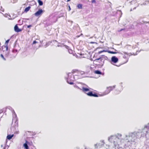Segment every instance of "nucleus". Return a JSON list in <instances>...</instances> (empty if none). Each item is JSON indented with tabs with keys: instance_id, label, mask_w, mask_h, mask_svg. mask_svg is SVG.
<instances>
[{
	"instance_id": "nucleus-1",
	"label": "nucleus",
	"mask_w": 149,
	"mask_h": 149,
	"mask_svg": "<svg viewBox=\"0 0 149 149\" xmlns=\"http://www.w3.org/2000/svg\"><path fill=\"white\" fill-rule=\"evenodd\" d=\"M121 134L118 133L109 137L108 140L109 142L113 143L116 149H119L120 145L125 141H126L127 143L125 145L124 148H126L127 147H130L132 146V142H134L137 139L142 137L149 138V123L145 125L144 127L141 130L129 132L125 135L124 138H123Z\"/></svg>"
},
{
	"instance_id": "nucleus-2",
	"label": "nucleus",
	"mask_w": 149,
	"mask_h": 149,
	"mask_svg": "<svg viewBox=\"0 0 149 149\" xmlns=\"http://www.w3.org/2000/svg\"><path fill=\"white\" fill-rule=\"evenodd\" d=\"M90 88L89 87L86 88L84 87H83L81 90L84 93L86 94L88 96L95 97H98L97 94L95 92L90 91L87 93L88 92L90 91Z\"/></svg>"
},
{
	"instance_id": "nucleus-3",
	"label": "nucleus",
	"mask_w": 149,
	"mask_h": 149,
	"mask_svg": "<svg viewBox=\"0 0 149 149\" xmlns=\"http://www.w3.org/2000/svg\"><path fill=\"white\" fill-rule=\"evenodd\" d=\"M72 74L71 73H69L68 74V78L67 79V82L70 85L73 84L74 83L73 81L75 80L74 77L73 76L72 77Z\"/></svg>"
},
{
	"instance_id": "nucleus-4",
	"label": "nucleus",
	"mask_w": 149,
	"mask_h": 149,
	"mask_svg": "<svg viewBox=\"0 0 149 149\" xmlns=\"http://www.w3.org/2000/svg\"><path fill=\"white\" fill-rule=\"evenodd\" d=\"M116 86V85H115L113 86L107 87V89L103 93L102 95L104 96L108 94L111 91H112L115 88Z\"/></svg>"
},
{
	"instance_id": "nucleus-5",
	"label": "nucleus",
	"mask_w": 149,
	"mask_h": 149,
	"mask_svg": "<svg viewBox=\"0 0 149 149\" xmlns=\"http://www.w3.org/2000/svg\"><path fill=\"white\" fill-rule=\"evenodd\" d=\"M100 59L101 60V62L102 63V64L104 63V61L105 60H108V57L107 56L102 55L99 58L95 59V61H97Z\"/></svg>"
},
{
	"instance_id": "nucleus-6",
	"label": "nucleus",
	"mask_w": 149,
	"mask_h": 149,
	"mask_svg": "<svg viewBox=\"0 0 149 149\" xmlns=\"http://www.w3.org/2000/svg\"><path fill=\"white\" fill-rule=\"evenodd\" d=\"M105 143L104 140H101L99 143H97L94 145L96 148H100L102 147L104 145Z\"/></svg>"
},
{
	"instance_id": "nucleus-7",
	"label": "nucleus",
	"mask_w": 149,
	"mask_h": 149,
	"mask_svg": "<svg viewBox=\"0 0 149 149\" xmlns=\"http://www.w3.org/2000/svg\"><path fill=\"white\" fill-rule=\"evenodd\" d=\"M12 131H13L14 134H18L19 133V131L17 128V126L16 125L15 127L13 126L11 128Z\"/></svg>"
},
{
	"instance_id": "nucleus-8",
	"label": "nucleus",
	"mask_w": 149,
	"mask_h": 149,
	"mask_svg": "<svg viewBox=\"0 0 149 149\" xmlns=\"http://www.w3.org/2000/svg\"><path fill=\"white\" fill-rule=\"evenodd\" d=\"M12 113L13 116V121L15 123H16L17 121V116L14 110H13Z\"/></svg>"
},
{
	"instance_id": "nucleus-9",
	"label": "nucleus",
	"mask_w": 149,
	"mask_h": 149,
	"mask_svg": "<svg viewBox=\"0 0 149 149\" xmlns=\"http://www.w3.org/2000/svg\"><path fill=\"white\" fill-rule=\"evenodd\" d=\"M118 61V58L116 56H113L111 58V63L112 64H113V63H116Z\"/></svg>"
},
{
	"instance_id": "nucleus-10",
	"label": "nucleus",
	"mask_w": 149,
	"mask_h": 149,
	"mask_svg": "<svg viewBox=\"0 0 149 149\" xmlns=\"http://www.w3.org/2000/svg\"><path fill=\"white\" fill-rule=\"evenodd\" d=\"M43 13V10L42 9H40L34 14L36 16L38 17L40 16Z\"/></svg>"
},
{
	"instance_id": "nucleus-11",
	"label": "nucleus",
	"mask_w": 149,
	"mask_h": 149,
	"mask_svg": "<svg viewBox=\"0 0 149 149\" xmlns=\"http://www.w3.org/2000/svg\"><path fill=\"white\" fill-rule=\"evenodd\" d=\"M58 47H65L67 49H69V47L68 46L65 45L63 43H62L60 42L58 43V45H57Z\"/></svg>"
},
{
	"instance_id": "nucleus-12",
	"label": "nucleus",
	"mask_w": 149,
	"mask_h": 149,
	"mask_svg": "<svg viewBox=\"0 0 149 149\" xmlns=\"http://www.w3.org/2000/svg\"><path fill=\"white\" fill-rule=\"evenodd\" d=\"M29 142L27 140H25V142L23 144V146L25 149H29L28 145L29 144Z\"/></svg>"
},
{
	"instance_id": "nucleus-13",
	"label": "nucleus",
	"mask_w": 149,
	"mask_h": 149,
	"mask_svg": "<svg viewBox=\"0 0 149 149\" xmlns=\"http://www.w3.org/2000/svg\"><path fill=\"white\" fill-rule=\"evenodd\" d=\"M14 30L17 32H19L21 31L22 30L21 29H19L17 24H16L14 27Z\"/></svg>"
},
{
	"instance_id": "nucleus-14",
	"label": "nucleus",
	"mask_w": 149,
	"mask_h": 149,
	"mask_svg": "<svg viewBox=\"0 0 149 149\" xmlns=\"http://www.w3.org/2000/svg\"><path fill=\"white\" fill-rule=\"evenodd\" d=\"M6 50L5 51V54L6 56H8L9 55V52L8 51V46H6Z\"/></svg>"
},
{
	"instance_id": "nucleus-15",
	"label": "nucleus",
	"mask_w": 149,
	"mask_h": 149,
	"mask_svg": "<svg viewBox=\"0 0 149 149\" xmlns=\"http://www.w3.org/2000/svg\"><path fill=\"white\" fill-rule=\"evenodd\" d=\"M94 61L98 62L99 63V64H98L101 66H103L104 64H102V63L101 62V59L98 60L97 61H95V60Z\"/></svg>"
},
{
	"instance_id": "nucleus-16",
	"label": "nucleus",
	"mask_w": 149,
	"mask_h": 149,
	"mask_svg": "<svg viewBox=\"0 0 149 149\" xmlns=\"http://www.w3.org/2000/svg\"><path fill=\"white\" fill-rule=\"evenodd\" d=\"M14 136V134L12 135H8L7 136V139L9 140H10Z\"/></svg>"
},
{
	"instance_id": "nucleus-17",
	"label": "nucleus",
	"mask_w": 149,
	"mask_h": 149,
	"mask_svg": "<svg viewBox=\"0 0 149 149\" xmlns=\"http://www.w3.org/2000/svg\"><path fill=\"white\" fill-rule=\"evenodd\" d=\"M10 40V39H8V40H7L6 41V42L5 43V45L3 46V47L6 48V47L7 46H8V44Z\"/></svg>"
},
{
	"instance_id": "nucleus-18",
	"label": "nucleus",
	"mask_w": 149,
	"mask_h": 149,
	"mask_svg": "<svg viewBox=\"0 0 149 149\" xmlns=\"http://www.w3.org/2000/svg\"><path fill=\"white\" fill-rule=\"evenodd\" d=\"M74 78L75 80H76L77 79L80 78L79 75H73Z\"/></svg>"
},
{
	"instance_id": "nucleus-19",
	"label": "nucleus",
	"mask_w": 149,
	"mask_h": 149,
	"mask_svg": "<svg viewBox=\"0 0 149 149\" xmlns=\"http://www.w3.org/2000/svg\"><path fill=\"white\" fill-rule=\"evenodd\" d=\"M95 73L97 74H102V72L99 70H96L95 71Z\"/></svg>"
},
{
	"instance_id": "nucleus-20",
	"label": "nucleus",
	"mask_w": 149,
	"mask_h": 149,
	"mask_svg": "<svg viewBox=\"0 0 149 149\" xmlns=\"http://www.w3.org/2000/svg\"><path fill=\"white\" fill-rule=\"evenodd\" d=\"M31 8V7L30 6H29L27 7H26L24 10V11L26 12H27Z\"/></svg>"
},
{
	"instance_id": "nucleus-21",
	"label": "nucleus",
	"mask_w": 149,
	"mask_h": 149,
	"mask_svg": "<svg viewBox=\"0 0 149 149\" xmlns=\"http://www.w3.org/2000/svg\"><path fill=\"white\" fill-rule=\"evenodd\" d=\"M77 7L78 9H81L82 8V5L81 4H78Z\"/></svg>"
},
{
	"instance_id": "nucleus-22",
	"label": "nucleus",
	"mask_w": 149,
	"mask_h": 149,
	"mask_svg": "<svg viewBox=\"0 0 149 149\" xmlns=\"http://www.w3.org/2000/svg\"><path fill=\"white\" fill-rule=\"evenodd\" d=\"M142 149H149V147L147 145H145L143 147Z\"/></svg>"
},
{
	"instance_id": "nucleus-23",
	"label": "nucleus",
	"mask_w": 149,
	"mask_h": 149,
	"mask_svg": "<svg viewBox=\"0 0 149 149\" xmlns=\"http://www.w3.org/2000/svg\"><path fill=\"white\" fill-rule=\"evenodd\" d=\"M38 2L40 6H41L43 4V2L41 0H38Z\"/></svg>"
},
{
	"instance_id": "nucleus-24",
	"label": "nucleus",
	"mask_w": 149,
	"mask_h": 149,
	"mask_svg": "<svg viewBox=\"0 0 149 149\" xmlns=\"http://www.w3.org/2000/svg\"><path fill=\"white\" fill-rule=\"evenodd\" d=\"M120 92V91L118 90H116L114 91V93L115 94H119Z\"/></svg>"
},
{
	"instance_id": "nucleus-25",
	"label": "nucleus",
	"mask_w": 149,
	"mask_h": 149,
	"mask_svg": "<svg viewBox=\"0 0 149 149\" xmlns=\"http://www.w3.org/2000/svg\"><path fill=\"white\" fill-rule=\"evenodd\" d=\"M107 52H108L109 53L111 54H115L118 53L117 52H114L113 51H107Z\"/></svg>"
},
{
	"instance_id": "nucleus-26",
	"label": "nucleus",
	"mask_w": 149,
	"mask_h": 149,
	"mask_svg": "<svg viewBox=\"0 0 149 149\" xmlns=\"http://www.w3.org/2000/svg\"><path fill=\"white\" fill-rule=\"evenodd\" d=\"M141 50H141L139 51H137L136 52L135 54H134V53H133L132 55H133L134 56L136 55H137L140 52V51Z\"/></svg>"
},
{
	"instance_id": "nucleus-27",
	"label": "nucleus",
	"mask_w": 149,
	"mask_h": 149,
	"mask_svg": "<svg viewBox=\"0 0 149 149\" xmlns=\"http://www.w3.org/2000/svg\"><path fill=\"white\" fill-rule=\"evenodd\" d=\"M7 109H9V110H11L12 112L13 111V108L10 106L7 107L6 108Z\"/></svg>"
},
{
	"instance_id": "nucleus-28",
	"label": "nucleus",
	"mask_w": 149,
	"mask_h": 149,
	"mask_svg": "<svg viewBox=\"0 0 149 149\" xmlns=\"http://www.w3.org/2000/svg\"><path fill=\"white\" fill-rule=\"evenodd\" d=\"M0 56L4 60H6V59L4 57L3 55L2 54H1L0 55Z\"/></svg>"
},
{
	"instance_id": "nucleus-29",
	"label": "nucleus",
	"mask_w": 149,
	"mask_h": 149,
	"mask_svg": "<svg viewBox=\"0 0 149 149\" xmlns=\"http://www.w3.org/2000/svg\"><path fill=\"white\" fill-rule=\"evenodd\" d=\"M137 4L138 5L137 6V7L139 5H146V3H143L140 4V3H139L138 2L137 3Z\"/></svg>"
},
{
	"instance_id": "nucleus-30",
	"label": "nucleus",
	"mask_w": 149,
	"mask_h": 149,
	"mask_svg": "<svg viewBox=\"0 0 149 149\" xmlns=\"http://www.w3.org/2000/svg\"><path fill=\"white\" fill-rule=\"evenodd\" d=\"M107 52V51L103 50V51H100L98 52V54H100L101 53H102V52Z\"/></svg>"
},
{
	"instance_id": "nucleus-31",
	"label": "nucleus",
	"mask_w": 149,
	"mask_h": 149,
	"mask_svg": "<svg viewBox=\"0 0 149 149\" xmlns=\"http://www.w3.org/2000/svg\"><path fill=\"white\" fill-rule=\"evenodd\" d=\"M5 111V109H2V110H0V113H2L3 112V111Z\"/></svg>"
},
{
	"instance_id": "nucleus-32",
	"label": "nucleus",
	"mask_w": 149,
	"mask_h": 149,
	"mask_svg": "<svg viewBox=\"0 0 149 149\" xmlns=\"http://www.w3.org/2000/svg\"><path fill=\"white\" fill-rule=\"evenodd\" d=\"M68 52L69 53L71 54L72 52V50L70 49V47H69V49H68Z\"/></svg>"
},
{
	"instance_id": "nucleus-33",
	"label": "nucleus",
	"mask_w": 149,
	"mask_h": 149,
	"mask_svg": "<svg viewBox=\"0 0 149 149\" xmlns=\"http://www.w3.org/2000/svg\"><path fill=\"white\" fill-rule=\"evenodd\" d=\"M91 2L93 3H96V1L95 0H92Z\"/></svg>"
},
{
	"instance_id": "nucleus-34",
	"label": "nucleus",
	"mask_w": 149,
	"mask_h": 149,
	"mask_svg": "<svg viewBox=\"0 0 149 149\" xmlns=\"http://www.w3.org/2000/svg\"><path fill=\"white\" fill-rule=\"evenodd\" d=\"M17 50L15 49H13V52H17Z\"/></svg>"
},
{
	"instance_id": "nucleus-35",
	"label": "nucleus",
	"mask_w": 149,
	"mask_h": 149,
	"mask_svg": "<svg viewBox=\"0 0 149 149\" xmlns=\"http://www.w3.org/2000/svg\"><path fill=\"white\" fill-rule=\"evenodd\" d=\"M77 71L76 69L73 70L72 71V72L73 74H74L75 72Z\"/></svg>"
},
{
	"instance_id": "nucleus-36",
	"label": "nucleus",
	"mask_w": 149,
	"mask_h": 149,
	"mask_svg": "<svg viewBox=\"0 0 149 149\" xmlns=\"http://www.w3.org/2000/svg\"><path fill=\"white\" fill-rule=\"evenodd\" d=\"M74 87L76 88H77L80 90H81V88H79L78 86H77L76 85H74Z\"/></svg>"
},
{
	"instance_id": "nucleus-37",
	"label": "nucleus",
	"mask_w": 149,
	"mask_h": 149,
	"mask_svg": "<svg viewBox=\"0 0 149 149\" xmlns=\"http://www.w3.org/2000/svg\"><path fill=\"white\" fill-rule=\"evenodd\" d=\"M13 0V3H16L18 1L17 0Z\"/></svg>"
},
{
	"instance_id": "nucleus-38",
	"label": "nucleus",
	"mask_w": 149,
	"mask_h": 149,
	"mask_svg": "<svg viewBox=\"0 0 149 149\" xmlns=\"http://www.w3.org/2000/svg\"><path fill=\"white\" fill-rule=\"evenodd\" d=\"M80 74L81 75H83L84 74V72H83V71H81L80 72Z\"/></svg>"
},
{
	"instance_id": "nucleus-39",
	"label": "nucleus",
	"mask_w": 149,
	"mask_h": 149,
	"mask_svg": "<svg viewBox=\"0 0 149 149\" xmlns=\"http://www.w3.org/2000/svg\"><path fill=\"white\" fill-rule=\"evenodd\" d=\"M8 16L10 17V15H8V14H6L4 15V16L6 17H7Z\"/></svg>"
},
{
	"instance_id": "nucleus-40",
	"label": "nucleus",
	"mask_w": 149,
	"mask_h": 149,
	"mask_svg": "<svg viewBox=\"0 0 149 149\" xmlns=\"http://www.w3.org/2000/svg\"><path fill=\"white\" fill-rule=\"evenodd\" d=\"M136 45H133L132 47V48L133 49H134L136 47Z\"/></svg>"
},
{
	"instance_id": "nucleus-41",
	"label": "nucleus",
	"mask_w": 149,
	"mask_h": 149,
	"mask_svg": "<svg viewBox=\"0 0 149 149\" xmlns=\"http://www.w3.org/2000/svg\"><path fill=\"white\" fill-rule=\"evenodd\" d=\"M37 42L36 41V40H34L33 42V44H36V43H37Z\"/></svg>"
},
{
	"instance_id": "nucleus-42",
	"label": "nucleus",
	"mask_w": 149,
	"mask_h": 149,
	"mask_svg": "<svg viewBox=\"0 0 149 149\" xmlns=\"http://www.w3.org/2000/svg\"><path fill=\"white\" fill-rule=\"evenodd\" d=\"M30 149H36V148L34 146H33Z\"/></svg>"
},
{
	"instance_id": "nucleus-43",
	"label": "nucleus",
	"mask_w": 149,
	"mask_h": 149,
	"mask_svg": "<svg viewBox=\"0 0 149 149\" xmlns=\"http://www.w3.org/2000/svg\"><path fill=\"white\" fill-rule=\"evenodd\" d=\"M32 26L31 25H28L27 26V28H30V27H31Z\"/></svg>"
},
{
	"instance_id": "nucleus-44",
	"label": "nucleus",
	"mask_w": 149,
	"mask_h": 149,
	"mask_svg": "<svg viewBox=\"0 0 149 149\" xmlns=\"http://www.w3.org/2000/svg\"><path fill=\"white\" fill-rule=\"evenodd\" d=\"M125 30V28L121 29L119 31H122L124 30Z\"/></svg>"
},
{
	"instance_id": "nucleus-45",
	"label": "nucleus",
	"mask_w": 149,
	"mask_h": 149,
	"mask_svg": "<svg viewBox=\"0 0 149 149\" xmlns=\"http://www.w3.org/2000/svg\"><path fill=\"white\" fill-rule=\"evenodd\" d=\"M123 58L125 59L126 58V57L125 55H124L123 56Z\"/></svg>"
},
{
	"instance_id": "nucleus-46",
	"label": "nucleus",
	"mask_w": 149,
	"mask_h": 149,
	"mask_svg": "<svg viewBox=\"0 0 149 149\" xmlns=\"http://www.w3.org/2000/svg\"><path fill=\"white\" fill-rule=\"evenodd\" d=\"M69 11H70V10H71V8H70V6H69Z\"/></svg>"
},
{
	"instance_id": "nucleus-47",
	"label": "nucleus",
	"mask_w": 149,
	"mask_h": 149,
	"mask_svg": "<svg viewBox=\"0 0 149 149\" xmlns=\"http://www.w3.org/2000/svg\"><path fill=\"white\" fill-rule=\"evenodd\" d=\"M134 2V1H131V4H132Z\"/></svg>"
},
{
	"instance_id": "nucleus-48",
	"label": "nucleus",
	"mask_w": 149,
	"mask_h": 149,
	"mask_svg": "<svg viewBox=\"0 0 149 149\" xmlns=\"http://www.w3.org/2000/svg\"><path fill=\"white\" fill-rule=\"evenodd\" d=\"M123 53L125 54H127V52H123Z\"/></svg>"
},
{
	"instance_id": "nucleus-49",
	"label": "nucleus",
	"mask_w": 149,
	"mask_h": 149,
	"mask_svg": "<svg viewBox=\"0 0 149 149\" xmlns=\"http://www.w3.org/2000/svg\"><path fill=\"white\" fill-rule=\"evenodd\" d=\"M71 0H67V2H69V1H70Z\"/></svg>"
},
{
	"instance_id": "nucleus-50",
	"label": "nucleus",
	"mask_w": 149,
	"mask_h": 149,
	"mask_svg": "<svg viewBox=\"0 0 149 149\" xmlns=\"http://www.w3.org/2000/svg\"><path fill=\"white\" fill-rule=\"evenodd\" d=\"M119 53L120 54H121L122 55L123 54L122 53Z\"/></svg>"
},
{
	"instance_id": "nucleus-51",
	"label": "nucleus",
	"mask_w": 149,
	"mask_h": 149,
	"mask_svg": "<svg viewBox=\"0 0 149 149\" xmlns=\"http://www.w3.org/2000/svg\"><path fill=\"white\" fill-rule=\"evenodd\" d=\"M136 7H134V8H133V9H134L136 8Z\"/></svg>"
},
{
	"instance_id": "nucleus-52",
	"label": "nucleus",
	"mask_w": 149,
	"mask_h": 149,
	"mask_svg": "<svg viewBox=\"0 0 149 149\" xmlns=\"http://www.w3.org/2000/svg\"><path fill=\"white\" fill-rule=\"evenodd\" d=\"M118 11L121 12V11L120 10H119Z\"/></svg>"
},
{
	"instance_id": "nucleus-53",
	"label": "nucleus",
	"mask_w": 149,
	"mask_h": 149,
	"mask_svg": "<svg viewBox=\"0 0 149 149\" xmlns=\"http://www.w3.org/2000/svg\"><path fill=\"white\" fill-rule=\"evenodd\" d=\"M127 46H130V45H128Z\"/></svg>"
},
{
	"instance_id": "nucleus-54",
	"label": "nucleus",
	"mask_w": 149,
	"mask_h": 149,
	"mask_svg": "<svg viewBox=\"0 0 149 149\" xmlns=\"http://www.w3.org/2000/svg\"><path fill=\"white\" fill-rule=\"evenodd\" d=\"M148 42L149 43V42Z\"/></svg>"
}]
</instances>
